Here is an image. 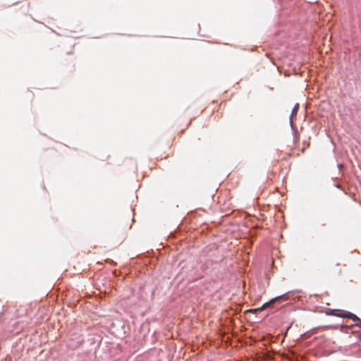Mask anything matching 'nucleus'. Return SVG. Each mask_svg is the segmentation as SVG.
<instances>
[{
    "mask_svg": "<svg viewBox=\"0 0 361 361\" xmlns=\"http://www.w3.org/2000/svg\"><path fill=\"white\" fill-rule=\"evenodd\" d=\"M327 314L339 317L349 318L352 319L353 321L359 320V318L354 314L349 312L341 311L338 310H331L329 312H327Z\"/></svg>",
    "mask_w": 361,
    "mask_h": 361,
    "instance_id": "nucleus-1",
    "label": "nucleus"
},
{
    "mask_svg": "<svg viewBox=\"0 0 361 361\" xmlns=\"http://www.w3.org/2000/svg\"><path fill=\"white\" fill-rule=\"evenodd\" d=\"M298 109H299V104H296L294 106V107H293V110H292V112H291V115H290V124H291V125H293V118H294L295 116H296L297 113H298Z\"/></svg>",
    "mask_w": 361,
    "mask_h": 361,
    "instance_id": "nucleus-3",
    "label": "nucleus"
},
{
    "mask_svg": "<svg viewBox=\"0 0 361 361\" xmlns=\"http://www.w3.org/2000/svg\"><path fill=\"white\" fill-rule=\"evenodd\" d=\"M283 298V296H279V297H276L275 298H273L272 300H271L269 302H266L264 303L260 308H259L258 310H263L264 309H266L267 307H269L271 304H273L274 302L281 300V298Z\"/></svg>",
    "mask_w": 361,
    "mask_h": 361,
    "instance_id": "nucleus-2",
    "label": "nucleus"
}]
</instances>
